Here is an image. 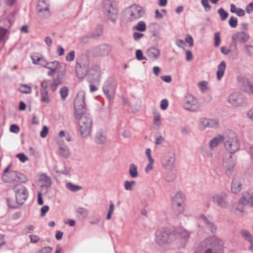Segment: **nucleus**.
Listing matches in <instances>:
<instances>
[{"mask_svg":"<svg viewBox=\"0 0 253 253\" xmlns=\"http://www.w3.org/2000/svg\"><path fill=\"white\" fill-rule=\"evenodd\" d=\"M223 142V135H219L216 137L212 138L210 141V146L211 149H213L217 146V145L221 142Z\"/></svg>","mask_w":253,"mask_h":253,"instance_id":"nucleus-29","label":"nucleus"},{"mask_svg":"<svg viewBox=\"0 0 253 253\" xmlns=\"http://www.w3.org/2000/svg\"><path fill=\"white\" fill-rule=\"evenodd\" d=\"M175 153L172 150L167 151L162 158L163 166L167 169H171L173 168L175 162Z\"/></svg>","mask_w":253,"mask_h":253,"instance_id":"nucleus-12","label":"nucleus"},{"mask_svg":"<svg viewBox=\"0 0 253 253\" xmlns=\"http://www.w3.org/2000/svg\"><path fill=\"white\" fill-rule=\"evenodd\" d=\"M169 169L170 170L167 172L165 179L167 181L171 182L176 178V170L173 168Z\"/></svg>","mask_w":253,"mask_h":253,"instance_id":"nucleus-32","label":"nucleus"},{"mask_svg":"<svg viewBox=\"0 0 253 253\" xmlns=\"http://www.w3.org/2000/svg\"><path fill=\"white\" fill-rule=\"evenodd\" d=\"M250 39V36L248 34L244 32H237L232 37V41L235 44L237 42L243 43L247 42Z\"/></svg>","mask_w":253,"mask_h":253,"instance_id":"nucleus-20","label":"nucleus"},{"mask_svg":"<svg viewBox=\"0 0 253 253\" xmlns=\"http://www.w3.org/2000/svg\"><path fill=\"white\" fill-rule=\"evenodd\" d=\"M174 232L184 240H187L189 238L190 233L183 227L176 228Z\"/></svg>","mask_w":253,"mask_h":253,"instance_id":"nucleus-26","label":"nucleus"},{"mask_svg":"<svg viewBox=\"0 0 253 253\" xmlns=\"http://www.w3.org/2000/svg\"><path fill=\"white\" fill-rule=\"evenodd\" d=\"M208 83L206 81H202L198 84V86L199 89L202 91H204L205 89L207 87Z\"/></svg>","mask_w":253,"mask_h":253,"instance_id":"nucleus-59","label":"nucleus"},{"mask_svg":"<svg viewBox=\"0 0 253 253\" xmlns=\"http://www.w3.org/2000/svg\"><path fill=\"white\" fill-rule=\"evenodd\" d=\"M114 2V0H103L102 10L107 20L115 23L118 18V10Z\"/></svg>","mask_w":253,"mask_h":253,"instance_id":"nucleus-4","label":"nucleus"},{"mask_svg":"<svg viewBox=\"0 0 253 253\" xmlns=\"http://www.w3.org/2000/svg\"><path fill=\"white\" fill-rule=\"evenodd\" d=\"M220 33L216 32L214 34V45L216 47H218L220 43Z\"/></svg>","mask_w":253,"mask_h":253,"instance_id":"nucleus-56","label":"nucleus"},{"mask_svg":"<svg viewBox=\"0 0 253 253\" xmlns=\"http://www.w3.org/2000/svg\"><path fill=\"white\" fill-rule=\"evenodd\" d=\"M173 208L176 214H181L184 211L183 205H181L180 206H173Z\"/></svg>","mask_w":253,"mask_h":253,"instance_id":"nucleus-60","label":"nucleus"},{"mask_svg":"<svg viewBox=\"0 0 253 253\" xmlns=\"http://www.w3.org/2000/svg\"><path fill=\"white\" fill-rule=\"evenodd\" d=\"M136 57L138 60H147V58L143 55L142 51L140 49H137L136 51Z\"/></svg>","mask_w":253,"mask_h":253,"instance_id":"nucleus-52","label":"nucleus"},{"mask_svg":"<svg viewBox=\"0 0 253 253\" xmlns=\"http://www.w3.org/2000/svg\"><path fill=\"white\" fill-rule=\"evenodd\" d=\"M75 115L79 120V131L81 136L84 138L87 137L92 130V119L85 113H78Z\"/></svg>","mask_w":253,"mask_h":253,"instance_id":"nucleus-2","label":"nucleus"},{"mask_svg":"<svg viewBox=\"0 0 253 253\" xmlns=\"http://www.w3.org/2000/svg\"><path fill=\"white\" fill-rule=\"evenodd\" d=\"M169 102L167 99H164L161 100L160 107L162 110H165L168 107Z\"/></svg>","mask_w":253,"mask_h":253,"instance_id":"nucleus-58","label":"nucleus"},{"mask_svg":"<svg viewBox=\"0 0 253 253\" xmlns=\"http://www.w3.org/2000/svg\"><path fill=\"white\" fill-rule=\"evenodd\" d=\"M241 234L242 237L249 242L253 241V237L248 230H242L241 231Z\"/></svg>","mask_w":253,"mask_h":253,"instance_id":"nucleus-42","label":"nucleus"},{"mask_svg":"<svg viewBox=\"0 0 253 253\" xmlns=\"http://www.w3.org/2000/svg\"><path fill=\"white\" fill-rule=\"evenodd\" d=\"M201 220L205 224H206V227L209 229L211 232L212 233H215L216 231V227L214 225V224L208 221L207 217L204 215H201Z\"/></svg>","mask_w":253,"mask_h":253,"instance_id":"nucleus-25","label":"nucleus"},{"mask_svg":"<svg viewBox=\"0 0 253 253\" xmlns=\"http://www.w3.org/2000/svg\"><path fill=\"white\" fill-rule=\"evenodd\" d=\"M69 90L67 86H63L60 89V94L62 100H65L68 95Z\"/></svg>","mask_w":253,"mask_h":253,"instance_id":"nucleus-43","label":"nucleus"},{"mask_svg":"<svg viewBox=\"0 0 253 253\" xmlns=\"http://www.w3.org/2000/svg\"><path fill=\"white\" fill-rule=\"evenodd\" d=\"M52 249L50 247H46L41 249L38 253H51Z\"/></svg>","mask_w":253,"mask_h":253,"instance_id":"nucleus-61","label":"nucleus"},{"mask_svg":"<svg viewBox=\"0 0 253 253\" xmlns=\"http://www.w3.org/2000/svg\"><path fill=\"white\" fill-rule=\"evenodd\" d=\"M183 107L187 110L196 112L199 106L196 98L191 94H187L184 98Z\"/></svg>","mask_w":253,"mask_h":253,"instance_id":"nucleus-13","label":"nucleus"},{"mask_svg":"<svg viewBox=\"0 0 253 253\" xmlns=\"http://www.w3.org/2000/svg\"><path fill=\"white\" fill-rule=\"evenodd\" d=\"M8 29L0 27V42H4L7 39Z\"/></svg>","mask_w":253,"mask_h":253,"instance_id":"nucleus-37","label":"nucleus"},{"mask_svg":"<svg viewBox=\"0 0 253 253\" xmlns=\"http://www.w3.org/2000/svg\"><path fill=\"white\" fill-rule=\"evenodd\" d=\"M47 65L46 68L49 69L50 70L55 71L57 67L59 66V62L57 61H54L49 62Z\"/></svg>","mask_w":253,"mask_h":253,"instance_id":"nucleus-47","label":"nucleus"},{"mask_svg":"<svg viewBox=\"0 0 253 253\" xmlns=\"http://www.w3.org/2000/svg\"><path fill=\"white\" fill-rule=\"evenodd\" d=\"M146 54L149 60L154 61L159 58L161 52L158 48L152 47L147 50Z\"/></svg>","mask_w":253,"mask_h":253,"instance_id":"nucleus-22","label":"nucleus"},{"mask_svg":"<svg viewBox=\"0 0 253 253\" xmlns=\"http://www.w3.org/2000/svg\"><path fill=\"white\" fill-rule=\"evenodd\" d=\"M59 153L60 155L65 158H68L70 155L69 149L68 147H61L59 149Z\"/></svg>","mask_w":253,"mask_h":253,"instance_id":"nucleus-40","label":"nucleus"},{"mask_svg":"<svg viewBox=\"0 0 253 253\" xmlns=\"http://www.w3.org/2000/svg\"><path fill=\"white\" fill-rule=\"evenodd\" d=\"M242 189V183L239 178L235 177L231 183V191L233 193H239Z\"/></svg>","mask_w":253,"mask_h":253,"instance_id":"nucleus-23","label":"nucleus"},{"mask_svg":"<svg viewBox=\"0 0 253 253\" xmlns=\"http://www.w3.org/2000/svg\"><path fill=\"white\" fill-rule=\"evenodd\" d=\"M16 157L18 158L22 163H24L28 160V158L25 155V154L23 153H19L17 154Z\"/></svg>","mask_w":253,"mask_h":253,"instance_id":"nucleus-62","label":"nucleus"},{"mask_svg":"<svg viewBox=\"0 0 253 253\" xmlns=\"http://www.w3.org/2000/svg\"><path fill=\"white\" fill-rule=\"evenodd\" d=\"M136 182L134 180L126 181L124 183V188L126 191H132L135 186Z\"/></svg>","mask_w":253,"mask_h":253,"instance_id":"nucleus-36","label":"nucleus"},{"mask_svg":"<svg viewBox=\"0 0 253 253\" xmlns=\"http://www.w3.org/2000/svg\"><path fill=\"white\" fill-rule=\"evenodd\" d=\"M13 190L15 193L17 204H23L29 196V192L27 188L21 184H17L13 187Z\"/></svg>","mask_w":253,"mask_h":253,"instance_id":"nucleus-8","label":"nucleus"},{"mask_svg":"<svg viewBox=\"0 0 253 253\" xmlns=\"http://www.w3.org/2000/svg\"><path fill=\"white\" fill-rule=\"evenodd\" d=\"M112 46L107 43H102L93 47L88 52L94 57H105L112 51Z\"/></svg>","mask_w":253,"mask_h":253,"instance_id":"nucleus-6","label":"nucleus"},{"mask_svg":"<svg viewBox=\"0 0 253 253\" xmlns=\"http://www.w3.org/2000/svg\"><path fill=\"white\" fill-rule=\"evenodd\" d=\"M7 203L8 207L10 208L15 209L17 208V203H16L13 199H8L7 200Z\"/></svg>","mask_w":253,"mask_h":253,"instance_id":"nucleus-54","label":"nucleus"},{"mask_svg":"<svg viewBox=\"0 0 253 253\" xmlns=\"http://www.w3.org/2000/svg\"><path fill=\"white\" fill-rule=\"evenodd\" d=\"M116 87L117 82L113 79L108 80L104 84L103 86V92L109 100L113 98Z\"/></svg>","mask_w":253,"mask_h":253,"instance_id":"nucleus-14","label":"nucleus"},{"mask_svg":"<svg viewBox=\"0 0 253 253\" xmlns=\"http://www.w3.org/2000/svg\"><path fill=\"white\" fill-rule=\"evenodd\" d=\"M230 104L235 107L239 106L245 102L243 95L240 92H234L231 94L228 98Z\"/></svg>","mask_w":253,"mask_h":253,"instance_id":"nucleus-16","label":"nucleus"},{"mask_svg":"<svg viewBox=\"0 0 253 253\" xmlns=\"http://www.w3.org/2000/svg\"><path fill=\"white\" fill-rule=\"evenodd\" d=\"M226 68V63L224 61H221L218 66V70L217 71V79L220 80L223 76Z\"/></svg>","mask_w":253,"mask_h":253,"instance_id":"nucleus-27","label":"nucleus"},{"mask_svg":"<svg viewBox=\"0 0 253 253\" xmlns=\"http://www.w3.org/2000/svg\"><path fill=\"white\" fill-rule=\"evenodd\" d=\"M222 246V240L215 236H211L206 238L202 241L196 250V253H213L212 249L216 247L218 249L214 250V253H223V250L220 248Z\"/></svg>","mask_w":253,"mask_h":253,"instance_id":"nucleus-1","label":"nucleus"},{"mask_svg":"<svg viewBox=\"0 0 253 253\" xmlns=\"http://www.w3.org/2000/svg\"><path fill=\"white\" fill-rule=\"evenodd\" d=\"M2 179L5 182L25 183L28 180L27 177L25 174L16 171H11L7 173H4L2 176Z\"/></svg>","mask_w":253,"mask_h":253,"instance_id":"nucleus-7","label":"nucleus"},{"mask_svg":"<svg viewBox=\"0 0 253 253\" xmlns=\"http://www.w3.org/2000/svg\"><path fill=\"white\" fill-rule=\"evenodd\" d=\"M201 3L203 6L205 11L209 12L211 9V6L209 3V0H201Z\"/></svg>","mask_w":253,"mask_h":253,"instance_id":"nucleus-51","label":"nucleus"},{"mask_svg":"<svg viewBox=\"0 0 253 253\" xmlns=\"http://www.w3.org/2000/svg\"><path fill=\"white\" fill-rule=\"evenodd\" d=\"M184 196L181 193H177L172 198V205L173 206H180L183 205Z\"/></svg>","mask_w":253,"mask_h":253,"instance_id":"nucleus-24","label":"nucleus"},{"mask_svg":"<svg viewBox=\"0 0 253 253\" xmlns=\"http://www.w3.org/2000/svg\"><path fill=\"white\" fill-rule=\"evenodd\" d=\"M99 67L96 65L93 64L90 66L87 74L91 75L92 76H98L99 75Z\"/></svg>","mask_w":253,"mask_h":253,"instance_id":"nucleus-34","label":"nucleus"},{"mask_svg":"<svg viewBox=\"0 0 253 253\" xmlns=\"http://www.w3.org/2000/svg\"><path fill=\"white\" fill-rule=\"evenodd\" d=\"M90 67L89 59L86 56H83L76 60L75 70L77 76L83 79L87 74Z\"/></svg>","mask_w":253,"mask_h":253,"instance_id":"nucleus-5","label":"nucleus"},{"mask_svg":"<svg viewBox=\"0 0 253 253\" xmlns=\"http://www.w3.org/2000/svg\"><path fill=\"white\" fill-rule=\"evenodd\" d=\"M19 89L21 92L25 94H30L32 92L31 87L26 84H21Z\"/></svg>","mask_w":253,"mask_h":253,"instance_id":"nucleus-41","label":"nucleus"},{"mask_svg":"<svg viewBox=\"0 0 253 253\" xmlns=\"http://www.w3.org/2000/svg\"><path fill=\"white\" fill-rule=\"evenodd\" d=\"M53 169L56 173L66 175H68L71 171V169L70 168L66 167L65 166H63L62 167H58L57 166H55L53 167Z\"/></svg>","mask_w":253,"mask_h":253,"instance_id":"nucleus-28","label":"nucleus"},{"mask_svg":"<svg viewBox=\"0 0 253 253\" xmlns=\"http://www.w3.org/2000/svg\"><path fill=\"white\" fill-rule=\"evenodd\" d=\"M145 14V10L142 7L133 5L131 6L126 11V16L128 20L133 21L139 19Z\"/></svg>","mask_w":253,"mask_h":253,"instance_id":"nucleus-9","label":"nucleus"},{"mask_svg":"<svg viewBox=\"0 0 253 253\" xmlns=\"http://www.w3.org/2000/svg\"><path fill=\"white\" fill-rule=\"evenodd\" d=\"M75 56V52L74 50H72L69 53L66 55V59L69 62H71L74 60Z\"/></svg>","mask_w":253,"mask_h":253,"instance_id":"nucleus-55","label":"nucleus"},{"mask_svg":"<svg viewBox=\"0 0 253 253\" xmlns=\"http://www.w3.org/2000/svg\"><path fill=\"white\" fill-rule=\"evenodd\" d=\"M49 4L45 0H39L37 5V10L39 12H45L42 16V18H46L50 16V12L48 9Z\"/></svg>","mask_w":253,"mask_h":253,"instance_id":"nucleus-21","label":"nucleus"},{"mask_svg":"<svg viewBox=\"0 0 253 253\" xmlns=\"http://www.w3.org/2000/svg\"><path fill=\"white\" fill-rule=\"evenodd\" d=\"M217 12L219 14L221 20H225L227 18L228 13L223 8H220Z\"/></svg>","mask_w":253,"mask_h":253,"instance_id":"nucleus-49","label":"nucleus"},{"mask_svg":"<svg viewBox=\"0 0 253 253\" xmlns=\"http://www.w3.org/2000/svg\"><path fill=\"white\" fill-rule=\"evenodd\" d=\"M41 99L40 100L42 102L48 103L50 101V99L48 94V91L47 89H41Z\"/></svg>","mask_w":253,"mask_h":253,"instance_id":"nucleus-31","label":"nucleus"},{"mask_svg":"<svg viewBox=\"0 0 253 253\" xmlns=\"http://www.w3.org/2000/svg\"><path fill=\"white\" fill-rule=\"evenodd\" d=\"M236 164V160L233 158L230 154L228 156H225L223 159V166L225 169L226 173L227 175L232 174L233 168Z\"/></svg>","mask_w":253,"mask_h":253,"instance_id":"nucleus-15","label":"nucleus"},{"mask_svg":"<svg viewBox=\"0 0 253 253\" xmlns=\"http://www.w3.org/2000/svg\"><path fill=\"white\" fill-rule=\"evenodd\" d=\"M250 204L253 207V193H248L240 199L239 201V206L236 208L237 210L240 211H243V205H247Z\"/></svg>","mask_w":253,"mask_h":253,"instance_id":"nucleus-18","label":"nucleus"},{"mask_svg":"<svg viewBox=\"0 0 253 253\" xmlns=\"http://www.w3.org/2000/svg\"><path fill=\"white\" fill-rule=\"evenodd\" d=\"M227 197V193L223 192L219 194L214 195L212 197V199L214 204L220 207L225 208L228 205V202L226 201Z\"/></svg>","mask_w":253,"mask_h":253,"instance_id":"nucleus-17","label":"nucleus"},{"mask_svg":"<svg viewBox=\"0 0 253 253\" xmlns=\"http://www.w3.org/2000/svg\"><path fill=\"white\" fill-rule=\"evenodd\" d=\"M219 126V122L217 120L208 119V128H217Z\"/></svg>","mask_w":253,"mask_h":253,"instance_id":"nucleus-44","label":"nucleus"},{"mask_svg":"<svg viewBox=\"0 0 253 253\" xmlns=\"http://www.w3.org/2000/svg\"><path fill=\"white\" fill-rule=\"evenodd\" d=\"M191 128L189 126H186L181 127L180 132L183 135H189L190 134Z\"/></svg>","mask_w":253,"mask_h":253,"instance_id":"nucleus-48","label":"nucleus"},{"mask_svg":"<svg viewBox=\"0 0 253 253\" xmlns=\"http://www.w3.org/2000/svg\"><path fill=\"white\" fill-rule=\"evenodd\" d=\"M155 242L160 246L169 243L172 240L173 234L168 231L160 229L155 233Z\"/></svg>","mask_w":253,"mask_h":253,"instance_id":"nucleus-11","label":"nucleus"},{"mask_svg":"<svg viewBox=\"0 0 253 253\" xmlns=\"http://www.w3.org/2000/svg\"><path fill=\"white\" fill-rule=\"evenodd\" d=\"M244 50L249 56H253V46L246 45L244 46Z\"/></svg>","mask_w":253,"mask_h":253,"instance_id":"nucleus-50","label":"nucleus"},{"mask_svg":"<svg viewBox=\"0 0 253 253\" xmlns=\"http://www.w3.org/2000/svg\"><path fill=\"white\" fill-rule=\"evenodd\" d=\"M208 119L207 118H201L200 120V128L201 129L204 130L208 127Z\"/></svg>","mask_w":253,"mask_h":253,"instance_id":"nucleus-46","label":"nucleus"},{"mask_svg":"<svg viewBox=\"0 0 253 253\" xmlns=\"http://www.w3.org/2000/svg\"><path fill=\"white\" fill-rule=\"evenodd\" d=\"M238 20L237 18L232 16L229 20V24L232 28H235L237 25Z\"/></svg>","mask_w":253,"mask_h":253,"instance_id":"nucleus-53","label":"nucleus"},{"mask_svg":"<svg viewBox=\"0 0 253 253\" xmlns=\"http://www.w3.org/2000/svg\"><path fill=\"white\" fill-rule=\"evenodd\" d=\"M132 29L139 32H144L146 30V25L144 21H140Z\"/></svg>","mask_w":253,"mask_h":253,"instance_id":"nucleus-38","label":"nucleus"},{"mask_svg":"<svg viewBox=\"0 0 253 253\" xmlns=\"http://www.w3.org/2000/svg\"><path fill=\"white\" fill-rule=\"evenodd\" d=\"M76 212L78 215H80L83 218H85L88 214V211L85 208H78L76 210Z\"/></svg>","mask_w":253,"mask_h":253,"instance_id":"nucleus-39","label":"nucleus"},{"mask_svg":"<svg viewBox=\"0 0 253 253\" xmlns=\"http://www.w3.org/2000/svg\"><path fill=\"white\" fill-rule=\"evenodd\" d=\"M66 187L70 191L73 192H76L82 189V186L77 185H75L71 182L67 183L66 184Z\"/></svg>","mask_w":253,"mask_h":253,"instance_id":"nucleus-35","label":"nucleus"},{"mask_svg":"<svg viewBox=\"0 0 253 253\" xmlns=\"http://www.w3.org/2000/svg\"><path fill=\"white\" fill-rule=\"evenodd\" d=\"M85 92L84 91H79L74 100L75 115L85 113Z\"/></svg>","mask_w":253,"mask_h":253,"instance_id":"nucleus-10","label":"nucleus"},{"mask_svg":"<svg viewBox=\"0 0 253 253\" xmlns=\"http://www.w3.org/2000/svg\"><path fill=\"white\" fill-rule=\"evenodd\" d=\"M129 167V173L131 177L133 178L137 177L138 175L137 167L133 163H131Z\"/></svg>","mask_w":253,"mask_h":253,"instance_id":"nucleus-33","label":"nucleus"},{"mask_svg":"<svg viewBox=\"0 0 253 253\" xmlns=\"http://www.w3.org/2000/svg\"><path fill=\"white\" fill-rule=\"evenodd\" d=\"M20 128L18 126L15 124L11 125L10 127V131L12 132L17 133L19 132Z\"/></svg>","mask_w":253,"mask_h":253,"instance_id":"nucleus-63","label":"nucleus"},{"mask_svg":"<svg viewBox=\"0 0 253 253\" xmlns=\"http://www.w3.org/2000/svg\"><path fill=\"white\" fill-rule=\"evenodd\" d=\"M223 143L225 149L231 154L235 153L240 149V142L234 131H229L223 134Z\"/></svg>","mask_w":253,"mask_h":253,"instance_id":"nucleus-3","label":"nucleus"},{"mask_svg":"<svg viewBox=\"0 0 253 253\" xmlns=\"http://www.w3.org/2000/svg\"><path fill=\"white\" fill-rule=\"evenodd\" d=\"M48 131V128L47 126H44L42 127V130L41 131L40 133V136L44 138L46 136L47 133Z\"/></svg>","mask_w":253,"mask_h":253,"instance_id":"nucleus-64","label":"nucleus"},{"mask_svg":"<svg viewBox=\"0 0 253 253\" xmlns=\"http://www.w3.org/2000/svg\"><path fill=\"white\" fill-rule=\"evenodd\" d=\"M42 56L38 54H34L31 56V58L32 59V62L34 64H39L40 62Z\"/></svg>","mask_w":253,"mask_h":253,"instance_id":"nucleus-45","label":"nucleus"},{"mask_svg":"<svg viewBox=\"0 0 253 253\" xmlns=\"http://www.w3.org/2000/svg\"><path fill=\"white\" fill-rule=\"evenodd\" d=\"M106 140L105 134L102 131H98L95 136V142L98 144L104 143Z\"/></svg>","mask_w":253,"mask_h":253,"instance_id":"nucleus-30","label":"nucleus"},{"mask_svg":"<svg viewBox=\"0 0 253 253\" xmlns=\"http://www.w3.org/2000/svg\"><path fill=\"white\" fill-rule=\"evenodd\" d=\"M154 123L155 125L160 127L161 124L160 115L156 114L154 118Z\"/></svg>","mask_w":253,"mask_h":253,"instance_id":"nucleus-57","label":"nucleus"},{"mask_svg":"<svg viewBox=\"0 0 253 253\" xmlns=\"http://www.w3.org/2000/svg\"><path fill=\"white\" fill-rule=\"evenodd\" d=\"M250 204L253 207V193H248L240 199L239 201V206L236 208L237 210L240 211H243V205H247Z\"/></svg>","mask_w":253,"mask_h":253,"instance_id":"nucleus-19","label":"nucleus"}]
</instances>
